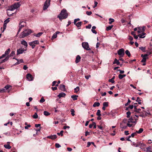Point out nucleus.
Returning a JSON list of instances; mask_svg holds the SVG:
<instances>
[{
    "label": "nucleus",
    "instance_id": "obj_23",
    "mask_svg": "<svg viewBox=\"0 0 152 152\" xmlns=\"http://www.w3.org/2000/svg\"><path fill=\"white\" fill-rule=\"evenodd\" d=\"M29 45H30L31 46L32 48L33 49L35 47V45L34 44V43H33V42H30L29 43Z\"/></svg>",
    "mask_w": 152,
    "mask_h": 152
},
{
    "label": "nucleus",
    "instance_id": "obj_5",
    "mask_svg": "<svg viewBox=\"0 0 152 152\" xmlns=\"http://www.w3.org/2000/svg\"><path fill=\"white\" fill-rule=\"evenodd\" d=\"M50 0H46L43 7L44 10H46L50 5Z\"/></svg>",
    "mask_w": 152,
    "mask_h": 152
},
{
    "label": "nucleus",
    "instance_id": "obj_33",
    "mask_svg": "<svg viewBox=\"0 0 152 152\" xmlns=\"http://www.w3.org/2000/svg\"><path fill=\"white\" fill-rule=\"evenodd\" d=\"M125 53L128 56V57H129L130 56L131 54L130 52L128 50H127L125 51Z\"/></svg>",
    "mask_w": 152,
    "mask_h": 152
},
{
    "label": "nucleus",
    "instance_id": "obj_12",
    "mask_svg": "<svg viewBox=\"0 0 152 152\" xmlns=\"http://www.w3.org/2000/svg\"><path fill=\"white\" fill-rule=\"evenodd\" d=\"M47 137L48 138L52 140H54L57 138V136L56 135L54 134L50 136H48Z\"/></svg>",
    "mask_w": 152,
    "mask_h": 152
},
{
    "label": "nucleus",
    "instance_id": "obj_43",
    "mask_svg": "<svg viewBox=\"0 0 152 152\" xmlns=\"http://www.w3.org/2000/svg\"><path fill=\"white\" fill-rule=\"evenodd\" d=\"M96 114L98 116H101V111L100 110H97Z\"/></svg>",
    "mask_w": 152,
    "mask_h": 152
},
{
    "label": "nucleus",
    "instance_id": "obj_17",
    "mask_svg": "<svg viewBox=\"0 0 152 152\" xmlns=\"http://www.w3.org/2000/svg\"><path fill=\"white\" fill-rule=\"evenodd\" d=\"M21 44L24 45L26 47H27L28 46L27 42L24 40H23L21 41Z\"/></svg>",
    "mask_w": 152,
    "mask_h": 152
},
{
    "label": "nucleus",
    "instance_id": "obj_10",
    "mask_svg": "<svg viewBox=\"0 0 152 152\" xmlns=\"http://www.w3.org/2000/svg\"><path fill=\"white\" fill-rule=\"evenodd\" d=\"M26 78L29 81H32L33 80V77L30 74H28L26 75Z\"/></svg>",
    "mask_w": 152,
    "mask_h": 152
},
{
    "label": "nucleus",
    "instance_id": "obj_49",
    "mask_svg": "<svg viewBox=\"0 0 152 152\" xmlns=\"http://www.w3.org/2000/svg\"><path fill=\"white\" fill-rule=\"evenodd\" d=\"M11 87V86H10L9 85H7L4 87V88H5V90H7L10 88V87Z\"/></svg>",
    "mask_w": 152,
    "mask_h": 152
},
{
    "label": "nucleus",
    "instance_id": "obj_20",
    "mask_svg": "<svg viewBox=\"0 0 152 152\" xmlns=\"http://www.w3.org/2000/svg\"><path fill=\"white\" fill-rule=\"evenodd\" d=\"M42 34H43V33H42V32H39L37 34H34V35L35 36H36L37 37H40L41 35H42Z\"/></svg>",
    "mask_w": 152,
    "mask_h": 152
},
{
    "label": "nucleus",
    "instance_id": "obj_24",
    "mask_svg": "<svg viewBox=\"0 0 152 152\" xmlns=\"http://www.w3.org/2000/svg\"><path fill=\"white\" fill-rule=\"evenodd\" d=\"M126 76V75L124 74V75H121V74H119L118 75V77L120 79H122L124 77Z\"/></svg>",
    "mask_w": 152,
    "mask_h": 152
},
{
    "label": "nucleus",
    "instance_id": "obj_14",
    "mask_svg": "<svg viewBox=\"0 0 152 152\" xmlns=\"http://www.w3.org/2000/svg\"><path fill=\"white\" fill-rule=\"evenodd\" d=\"M66 95V94L64 93L61 92L58 95V96L59 99L61 98L62 97H64Z\"/></svg>",
    "mask_w": 152,
    "mask_h": 152
},
{
    "label": "nucleus",
    "instance_id": "obj_40",
    "mask_svg": "<svg viewBox=\"0 0 152 152\" xmlns=\"http://www.w3.org/2000/svg\"><path fill=\"white\" fill-rule=\"evenodd\" d=\"M33 117L35 119L37 118H38V115L36 113H35L34 115L33 116Z\"/></svg>",
    "mask_w": 152,
    "mask_h": 152
},
{
    "label": "nucleus",
    "instance_id": "obj_51",
    "mask_svg": "<svg viewBox=\"0 0 152 152\" xmlns=\"http://www.w3.org/2000/svg\"><path fill=\"white\" fill-rule=\"evenodd\" d=\"M45 100L43 97H42L41 99L40 100V102L41 103H43L45 101Z\"/></svg>",
    "mask_w": 152,
    "mask_h": 152
},
{
    "label": "nucleus",
    "instance_id": "obj_2",
    "mask_svg": "<svg viewBox=\"0 0 152 152\" xmlns=\"http://www.w3.org/2000/svg\"><path fill=\"white\" fill-rule=\"evenodd\" d=\"M32 33V31L30 29H25L21 33L20 35V38H24L28 36Z\"/></svg>",
    "mask_w": 152,
    "mask_h": 152
},
{
    "label": "nucleus",
    "instance_id": "obj_6",
    "mask_svg": "<svg viewBox=\"0 0 152 152\" xmlns=\"http://www.w3.org/2000/svg\"><path fill=\"white\" fill-rule=\"evenodd\" d=\"M83 47L87 50H90V48L89 47L88 44L87 42H84L82 43Z\"/></svg>",
    "mask_w": 152,
    "mask_h": 152
},
{
    "label": "nucleus",
    "instance_id": "obj_7",
    "mask_svg": "<svg viewBox=\"0 0 152 152\" xmlns=\"http://www.w3.org/2000/svg\"><path fill=\"white\" fill-rule=\"evenodd\" d=\"M124 49L123 48H121L118 51L117 53L120 57H122L124 54Z\"/></svg>",
    "mask_w": 152,
    "mask_h": 152
},
{
    "label": "nucleus",
    "instance_id": "obj_64",
    "mask_svg": "<svg viewBox=\"0 0 152 152\" xmlns=\"http://www.w3.org/2000/svg\"><path fill=\"white\" fill-rule=\"evenodd\" d=\"M100 45V43L99 42H98L96 44V48H98L99 47V46Z\"/></svg>",
    "mask_w": 152,
    "mask_h": 152
},
{
    "label": "nucleus",
    "instance_id": "obj_36",
    "mask_svg": "<svg viewBox=\"0 0 152 152\" xmlns=\"http://www.w3.org/2000/svg\"><path fill=\"white\" fill-rule=\"evenodd\" d=\"M15 54V52L14 51H12L11 53L10 54V55L7 56H9V57H12Z\"/></svg>",
    "mask_w": 152,
    "mask_h": 152
},
{
    "label": "nucleus",
    "instance_id": "obj_48",
    "mask_svg": "<svg viewBox=\"0 0 152 152\" xmlns=\"http://www.w3.org/2000/svg\"><path fill=\"white\" fill-rule=\"evenodd\" d=\"M91 31L94 33H95V26H93L92 27Z\"/></svg>",
    "mask_w": 152,
    "mask_h": 152
},
{
    "label": "nucleus",
    "instance_id": "obj_16",
    "mask_svg": "<svg viewBox=\"0 0 152 152\" xmlns=\"http://www.w3.org/2000/svg\"><path fill=\"white\" fill-rule=\"evenodd\" d=\"M81 59V57L79 55H77L76 58L75 60V62L76 63H78L79 61H80Z\"/></svg>",
    "mask_w": 152,
    "mask_h": 152
},
{
    "label": "nucleus",
    "instance_id": "obj_11",
    "mask_svg": "<svg viewBox=\"0 0 152 152\" xmlns=\"http://www.w3.org/2000/svg\"><path fill=\"white\" fill-rule=\"evenodd\" d=\"M59 88L63 91H65L66 90L65 88V86L63 84H61L60 85Z\"/></svg>",
    "mask_w": 152,
    "mask_h": 152
},
{
    "label": "nucleus",
    "instance_id": "obj_22",
    "mask_svg": "<svg viewBox=\"0 0 152 152\" xmlns=\"http://www.w3.org/2000/svg\"><path fill=\"white\" fill-rule=\"evenodd\" d=\"M75 25L78 27H80L81 26L82 24V22H79L77 23H76V24H75Z\"/></svg>",
    "mask_w": 152,
    "mask_h": 152
},
{
    "label": "nucleus",
    "instance_id": "obj_31",
    "mask_svg": "<svg viewBox=\"0 0 152 152\" xmlns=\"http://www.w3.org/2000/svg\"><path fill=\"white\" fill-rule=\"evenodd\" d=\"M143 131V129L142 128H140L139 131H136V133H137L138 134H140Z\"/></svg>",
    "mask_w": 152,
    "mask_h": 152
},
{
    "label": "nucleus",
    "instance_id": "obj_13",
    "mask_svg": "<svg viewBox=\"0 0 152 152\" xmlns=\"http://www.w3.org/2000/svg\"><path fill=\"white\" fill-rule=\"evenodd\" d=\"M10 142H8L7 144H5L4 145V147L6 149H10L11 148V147L10 145Z\"/></svg>",
    "mask_w": 152,
    "mask_h": 152
},
{
    "label": "nucleus",
    "instance_id": "obj_1",
    "mask_svg": "<svg viewBox=\"0 0 152 152\" xmlns=\"http://www.w3.org/2000/svg\"><path fill=\"white\" fill-rule=\"evenodd\" d=\"M68 15L66 10L63 9L61 11L60 14L58 15V17L59 18L60 20H61L62 19L66 18Z\"/></svg>",
    "mask_w": 152,
    "mask_h": 152
},
{
    "label": "nucleus",
    "instance_id": "obj_41",
    "mask_svg": "<svg viewBox=\"0 0 152 152\" xmlns=\"http://www.w3.org/2000/svg\"><path fill=\"white\" fill-rule=\"evenodd\" d=\"M9 58V56H7L6 57V58L4 59L2 61V62H5L7 61Z\"/></svg>",
    "mask_w": 152,
    "mask_h": 152
},
{
    "label": "nucleus",
    "instance_id": "obj_34",
    "mask_svg": "<svg viewBox=\"0 0 152 152\" xmlns=\"http://www.w3.org/2000/svg\"><path fill=\"white\" fill-rule=\"evenodd\" d=\"M70 112H71V114L72 116H74L75 115V114L74 113L75 112V111L73 109H72L70 110Z\"/></svg>",
    "mask_w": 152,
    "mask_h": 152
},
{
    "label": "nucleus",
    "instance_id": "obj_52",
    "mask_svg": "<svg viewBox=\"0 0 152 152\" xmlns=\"http://www.w3.org/2000/svg\"><path fill=\"white\" fill-rule=\"evenodd\" d=\"M136 133H136V132L132 133L131 134V135H130L131 136V137H134V136L136 135H137Z\"/></svg>",
    "mask_w": 152,
    "mask_h": 152
},
{
    "label": "nucleus",
    "instance_id": "obj_29",
    "mask_svg": "<svg viewBox=\"0 0 152 152\" xmlns=\"http://www.w3.org/2000/svg\"><path fill=\"white\" fill-rule=\"evenodd\" d=\"M123 124H124V123H123L122 124H120V126L121 128L123 129H125L126 128L127 126H124V125H123Z\"/></svg>",
    "mask_w": 152,
    "mask_h": 152
},
{
    "label": "nucleus",
    "instance_id": "obj_46",
    "mask_svg": "<svg viewBox=\"0 0 152 152\" xmlns=\"http://www.w3.org/2000/svg\"><path fill=\"white\" fill-rule=\"evenodd\" d=\"M131 114V112L130 111H128L126 112V117L127 118H129L130 117V115Z\"/></svg>",
    "mask_w": 152,
    "mask_h": 152
},
{
    "label": "nucleus",
    "instance_id": "obj_21",
    "mask_svg": "<svg viewBox=\"0 0 152 152\" xmlns=\"http://www.w3.org/2000/svg\"><path fill=\"white\" fill-rule=\"evenodd\" d=\"M10 51V48L8 49L7 50H6L5 52V55H6L7 56H8V55Z\"/></svg>",
    "mask_w": 152,
    "mask_h": 152
},
{
    "label": "nucleus",
    "instance_id": "obj_61",
    "mask_svg": "<svg viewBox=\"0 0 152 152\" xmlns=\"http://www.w3.org/2000/svg\"><path fill=\"white\" fill-rule=\"evenodd\" d=\"M9 18H8L7 19H6L4 21V22H6V23L7 24V23H8L10 20H9Z\"/></svg>",
    "mask_w": 152,
    "mask_h": 152
},
{
    "label": "nucleus",
    "instance_id": "obj_54",
    "mask_svg": "<svg viewBox=\"0 0 152 152\" xmlns=\"http://www.w3.org/2000/svg\"><path fill=\"white\" fill-rule=\"evenodd\" d=\"M86 14L88 15H91L92 14V12L91 11H87L86 12Z\"/></svg>",
    "mask_w": 152,
    "mask_h": 152
},
{
    "label": "nucleus",
    "instance_id": "obj_44",
    "mask_svg": "<svg viewBox=\"0 0 152 152\" xmlns=\"http://www.w3.org/2000/svg\"><path fill=\"white\" fill-rule=\"evenodd\" d=\"M63 131H62V130H61V132H60V133H57V134L59 136L60 135H61V136H62L63 135Z\"/></svg>",
    "mask_w": 152,
    "mask_h": 152
},
{
    "label": "nucleus",
    "instance_id": "obj_38",
    "mask_svg": "<svg viewBox=\"0 0 152 152\" xmlns=\"http://www.w3.org/2000/svg\"><path fill=\"white\" fill-rule=\"evenodd\" d=\"M136 101L138 102V104H141V100L139 98V97H137V99L136 100Z\"/></svg>",
    "mask_w": 152,
    "mask_h": 152
},
{
    "label": "nucleus",
    "instance_id": "obj_50",
    "mask_svg": "<svg viewBox=\"0 0 152 152\" xmlns=\"http://www.w3.org/2000/svg\"><path fill=\"white\" fill-rule=\"evenodd\" d=\"M34 44H39V42L38 40H35L32 42Z\"/></svg>",
    "mask_w": 152,
    "mask_h": 152
},
{
    "label": "nucleus",
    "instance_id": "obj_42",
    "mask_svg": "<svg viewBox=\"0 0 152 152\" xmlns=\"http://www.w3.org/2000/svg\"><path fill=\"white\" fill-rule=\"evenodd\" d=\"M80 88L79 87H77L76 88H75L74 89L75 90V93H77L78 91L79 90Z\"/></svg>",
    "mask_w": 152,
    "mask_h": 152
},
{
    "label": "nucleus",
    "instance_id": "obj_35",
    "mask_svg": "<svg viewBox=\"0 0 152 152\" xmlns=\"http://www.w3.org/2000/svg\"><path fill=\"white\" fill-rule=\"evenodd\" d=\"M44 114L45 116H48L50 115V113L47 111H45L44 112Z\"/></svg>",
    "mask_w": 152,
    "mask_h": 152
},
{
    "label": "nucleus",
    "instance_id": "obj_9",
    "mask_svg": "<svg viewBox=\"0 0 152 152\" xmlns=\"http://www.w3.org/2000/svg\"><path fill=\"white\" fill-rule=\"evenodd\" d=\"M26 50H24L23 48H21L17 50V55L22 54L23 53L24 51H26Z\"/></svg>",
    "mask_w": 152,
    "mask_h": 152
},
{
    "label": "nucleus",
    "instance_id": "obj_63",
    "mask_svg": "<svg viewBox=\"0 0 152 152\" xmlns=\"http://www.w3.org/2000/svg\"><path fill=\"white\" fill-rule=\"evenodd\" d=\"M41 126V124H35V127L36 128H37L39 127L40 126Z\"/></svg>",
    "mask_w": 152,
    "mask_h": 152
},
{
    "label": "nucleus",
    "instance_id": "obj_26",
    "mask_svg": "<svg viewBox=\"0 0 152 152\" xmlns=\"http://www.w3.org/2000/svg\"><path fill=\"white\" fill-rule=\"evenodd\" d=\"M138 30H140L141 31V32H143L145 31L144 27H139L138 28Z\"/></svg>",
    "mask_w": 152,
    "mask_h": 152
},
{
    "label": "nucleus",
    "instance_id": "obj_55",
    "mask_svg": "<svg viewBox=\"0 0 152 152\" xmlns=\"http://www.w3.org/2000/svg\"><path fill=\"white\" fill-rule=\"evenodd\" d=\"M80 20V19L79 18L75 19L74 21V24H76V23L77 22V21Z\"/></svg>",
    "mask_w": 152,
    "mask_h": 152
},
{
    "label": "nucleus",
    "instance_id": "obj_45",
    "mask_svg": "<svg viewBox=\"0 0 152 152\" xmlns=\"http://www.w3.org/2000/svg\"><path fill=\"white\" fill-rule=\"evenodd\" d=\"M139 49L143 52H145V47H139Z\"/></svg>",
    "mask_w": 152,
    "mask_h": 152
},
{
    "label": "nucleus",
    "instance_id": "obj_57",
    "mask_svg": "<svg viewBox=\"0 0 152 152\" xmlns=\"http://www.w3.org/2000/svg\"><path fill=\"white\" fill-rule=\"evenodd\" d=\"M56 147L57 148H58L61 147V145L58 143H56L55 144Z\"/></svg>",
    "mask_w": 152,
    "mask_h": 152
},
{
    "label": "nucleus",
    "instance_id": "obj_60",
    "mask_svg": "<svg viewBox=\"0 0 152 152\" xmlns=\"http://www.w3.org/2000/svg\"><path fill=\"white\" fill-rule=\"evenodd\" d=\"M141 110V109H136L134 110V111H135V112H136L137 113H139V111Z\"/></svg>",
    "mask_w": 152,
    "mask_h": 152
},
{
    "label": "nucleus",
    "instance_id": "obj_39",
    "mask_svg": "<svg viewBox=\"0 0 152 152\" xmlns=\"http://www.w3.org/2000/svg\"><path fill=\"white\" fill-rule=\"evenodd\" d=\"M7 26V23H6V22H4V25H3V30L2 31V32H3L5 30V29L6 28Z\"/></svg>",
    "mask_w": 152,
    "mask_h": 152
},
{
    "label": "nucleus",
    "instance_id": "obj_27",
    "mask_svg": "<svg viewBox=\"0 0 152 152\" xmlns=\"http://www.w3.org/2000/svg\"><path fill=\"white\" fill-rule=\"evenodd\" d=\"M103 106L105 107H107L108 106V102H104L103 103Z\"/></svg>",
    "mask_w": 152,
    "mask_h": 152
},
{
    "label": "nucleus",
    "instance_id": "obj_3",
    "mask_svg": "<svg viewBox=\"0 0 152 152\" xmlns=\"http://www.w3.org/2000/svg\"><path fill=\"white\" fill-rule=\"evenodd\" d=\"M20 5L21 4H20V2H18L15 3L10 7V10H7V14H8L9 11H13L14 10L19 8Z\"/></svg>",
    "mask_w": 152,
    "mask_h": 152
},
{
    "label": "nucleus",
    "instance_id": "obj_59",
    "mask_svg": "<svg viewBox=\"0 0 152 152\" xmlns=\"http://www.w3.org/2000/svg\"><path fill=\"white\" fill-rule=\"evenodd\" d=\"M91 27V24H89L88 26H86V28H90Z\"/></svg>",
    "mask_w": 152,
    "mask_h": 152
},
{
    "label": "nucleus",
    "instance_id": "obj_37",
    "mask_svg": "<svg viewBox=\"0 0 152 152\" xmlns=\"http://www.w3.org/2000/svg\"><path fill=\"white\" fill-rule=\"evenodd\" d=\"M109 24H111L114 21V19L112 18H110L109 19Z\"/></svg>",
    "mask_w": 152,
    "mask_h": 152
},
{
    "label": "nucleus",
    "instance_id": "obj_47",
    "mask_svg": "<svg viewBox=\"0 0 152 152\" xmlns=\"http://www.w3.org/2000/svg\"><path fill=\"white\" fill-rule=\"evenodd\" d=\"M57 37V35L56 34H54L52 36L51 39H53L56 38Z\"/></svg>",
    "mask_w": 152,
    "mask_h": 152
},
{
    "label": "nucleus",
    "instance_id": "obj_15",
    "mask_svg": "<svg viewBox=\"0 0 152 152\" xmlns=\"http://www.w3.org/2000/svg\"><path fill=\"white\" fill-rule=\"evenodd\" d=\"M14 59H15L17 61V62L15 64V65H18L20 64V63H23V60L22 59H21L19 60L17 58H13Z\"/></svg>",
    "mask_w": 152,
    "mask_h": 152
},
{
    "label": "nucleus",
    "instance_id": "obj_58",
    "mask_svg": "<svg viewBox=\"0 0 152 152\" xmlns=\"http://www.w3.org/2000/svg\"><path fill=\"white\" fill-rule=\"evenodd\" d=\"M109 81L110 82H111L112 83H115L114 80H112V79H109Z\"/></svg>",
    "mask_w": 152,
    "mask_h": 152
},
{
    "label": "nucleus",
    "instance_id": "obj_62",
    "mask_svg": "<svg viewBox=\"0 0 152 152\" xmlns=\"http://www.w3.org/2000/svg\"><path fill=\"white\" fill-rule=\"evenodd\" d=\"M118 71H120V73L121 74H123L124 72V70H121L120 69L118 70Z\"/></svg>",
    "mask_w": 152,
    "mask_h": 152
},
{
    "label": "nucleus",
    "instance_id": "obj_19",
    "mask_svg": "<svg viewBox=\"0 0 152 152\" xmlns=\"http://www.w3.org/2000/svg\"><path fill=\"white\" fill-rule=\"evenodd\" d=\"M113 64H117V65H118L120 64V62L119 61V60H117L116 58H115L113 63Z\"/></svg>",
    "mask_w": 152,
    "mask_h": 152
},
{
    "label": "nucleus",
    "instance_id": "obj_25",
    "mask_svg": "<svg viewBox=\"0 0 152 152\" xmlns=\"http://www.w3.org/2000/svg\"><path fill=\"white\" fill-rule=\"evenodd\" d=\"M113 25H111V26H109L108 27H107L106 28V30L107 31H108L109 30H110L112 29V28L113 27Z\"/></svg>",
    "mask_w": 152,
    "mask_h": 152
},
{
    "label": "nucleus",
    "instance_id": "obj_56",
    "mask_svg": "<svg viewBox=\"0 0 152 152\" xmlns=\"http://www.w3.org/2000/svg\"><path fill=\"white\" fill-rule=\"evenodd\" d=\"M130 102L131 101L129 99H128L127 102L125 104V105L126 106H127L128 104L130 103Z\"/></svg>",
    "mask_w": 152,
    "mask_h": 152
},
{
    "label": "nucleus",
    "instance_id": "obj_30",
    "mask_svg": "<svg viewBox=\"0 0 152 152\" xmlns=\"http://www.w3.org/2000/svg\"><path fill=\"white\" fill-rule=\"evenodd\" d=\"M93 126L94 128L95 129V123L93 122L92 124H90L89 125V127L90 128H91Z\"/></svg>",
    "mask_w": 152,
    "mask_h": 152
},
{
    "label": "nucleus",
    "instance_id": "obj_28",
    "mask_svg": "<svg viewBox=\"0 0 152 152\" xmlns=\"http://www.w3.org/2000/svg\"><path fill=\"white\" fill-rule=\"evenodd\" d=\"M78 96L77 95H72L71 96V98L74 100L77 99V97Z\"/></svg>",
    "mask_w": 152,
    "mask_h": 152
},
{
    "label": "nucleus",
    "instance_id": "obj_8",
    "mask_svg": "<svg viewBox=\"0 0 152 152\" xmlns=\"http://www.w3.org/2000/svg\"><path fill=\"white\" fill-rule=\"evenodd\" d=\"M148 54H145L144 55H143V54H142L141 55V56L142 57V60L141 62L142 63H145V62L146 61V58H146L147 56H148Z\"/></svg>",
    "mask_w": 152,
    "mask_h": 152
},
{
    "label": "nucleus",
    "instance_id": "obj_53",
    "mask_svg": "<svg viewBox=\"0 0 152 152\" xmlns=\"http://www.w3.org/2000/svg\"><path fill=\"white\" fill-rule=\"evenodd\" d=\"M5 91V89L4 88H2L1 89H0V92L1 93L4 92Z\"/></svg>",
    "mask_w": 152,
    "mask_h": 152
},
{
    "label": "nucleus",
    "instance_id": "obj_18",
    "mask_svg": "<svg viewBox=\"0 0 152 152\" xmlns=\"http://www.w3.org/2000/svg\"><path fill=\"white\" fill-rule=\"evenodd\" d=\"M145 34L144 32H142L141 34H139L138 35V36L140 38H143L145 37L144 35Z\"/></svg>",
    "mask_w": 152,
    "mask_h": 152
},
{
    "label": "nucleus",
    "instance_id": "obj_32",
    "mask_svg": "<svg viewBox=\"0 0 152 152\" xmlns=\"http://www.w3.org/2000/svg\"><path fill=\"white\" fill-rule=\"evenodd\" d=\"M134 122L133 121V119L132 118H129L128 121V123H134Z\"/></svg>",
    "mask_w": 152,
    "mask_h": 152
},
{
    "label": "nucleus",
    "instance_id": "obj_4",
    "mask_svg": "<svg viewBox=\"0 0 152 152\" xmlns=\"http://www.w3.org/2000/svg\"><path fill=\"white\" fill-rule=\"evenodd\" d=\"M26 24L25 22L21 21L20 22L19 26V28L17 33V34H18L19 33L20 31L22 28L26 26Z\"/></svg>",
    "mask_w": 152,
    "mask_h": 152
}]
</instances>
